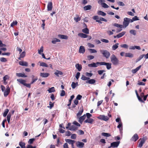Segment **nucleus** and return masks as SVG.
I'll list each match as a JSON object with an SVG mask.
<instances>
[{"label": "nucleus", "mask_w": 148, "mask_h": 148, "mask_svg": "<svg viewBox=\"0 0 148 148\" xmlns=\"http://www.w3.org/2000/svg\"><path fill=\"white\" fill-rule=\"evenodd\" d=\"M1 88L2 91L3 92L4 96L7 97L10 92V88L9 86H7L5 89V87L2 85H1Z\"/></svg>", "instance_id": "obj_1"}, {"label": "nucleus", "mask_w": 148, "mask_h": 148, "mask_svg": "<svg viewBox=\"0 0 148 148\" xmlns=\"http://www.w3.org/2000/svg\"><path fill=\"white\" fill-rule=\"evenodd\" d=\"M111 61L114 65H117L119 64V60L116 56L112 54L110 57Z\"/></svg>", "instance_id": "obj_2"}, {"label": "nucleus", "mask_w": 148, "mask_h": 148, "mask_svg": "<svg viewBox=\"0 0 148 148\" xmlns=\"http://www.w3.org/2000/svg\"><path fill=\"white\" fill-rule=\"evenodd\" d=\"M100 51L103 56L106 59L109 58L110 56V54L109 51L106 50H100Z\"/></svg>", "instance_id": "obj_3"}, {"label": "nucleus", "mask_w": 148, "mask_h": 148, "mask_svg": "<svg viewBox=\"0 0 148 148\" xmlns=\"http://www.w3.org/2000/svg\"><path fill=\"white\" fill-rule=\"evenodd\" d=\"M147 139V138L146 136L142 138H140L139 140L140 142L138 145V147H141Z\"/></svg>", "instance_id": "obj_4"}, {"label": "nucleus", "mask_w": 148, "mask_h": 148, "mask_svg": "<svg viewBox=\"0 0 148 148\" xmlns=\"http://www.w3.org/2000/svg\"><path fill=\"white\" fill-rule=\"evenodd\" d=\"M99 65H101V62H97L96 63L95 62H93L91 64H89L88 65V66L89 67H97Z\"/></svg>", "instance_id": "obj_5"}, {"label": "nucleus", "mask_w": 148, "mask_h": 148, "mask_svg": "<svg viewBox=\"0 0 148 148\" xmlns=\"http://www.w3.org/2000/svg\"><path fill=\"white\" fill-rule=\"evenodd\" d=\"M111 63H106L104 62H101V65H106L107 69L109 70L111 68Z\"/></svg>", "instance_id": "obj_6"}, {"label": "nucleus", "mask_w": 148, "mask_h": 148, "mask_svg": "<svg viewBox=\"0 0 148 148\" xmlns=\"http://www.w3.org/2000/svg\"><path fill=\"white\" fill-rule=\"evenodd\" d=\"M130 19L127 18H125L124 19V21L123 23V24L125 26V27H127L129 25V20Z\"/></svg>", "instance_id": "obj_7"}, {"label": "nucleus", "mask_w": 148, "mask_h": 148, "mask_svg": "<svg viewBox=\"0 0 148 148\" xmlns=\"http://www.w3.org/2000/svg\"><path fill=\"white\" fill-rule=\"evenodd\" d=\"M139 138L137 134H135L131 138L130 140L136 142Z\"/></svg>", "instance_id": "obj_8"}, {"label": "nucleus", "mask_w": 148, "mask_h": 148, "mask_svg": "<svg viewBox=\"0 0 148 148\" xmlns=\"http://www.w3.org/2000/svg\"><path fill=\"white\" fill-rule=\"evenodd\" d=\"M34 75L32 76V82H31L30 84H26L25 83V85H24L25 86H26L29 88H30L31 87V85L34 82L36 81V79H34Z\"/></svg>", "instance_id": "obj_9"}, {"label": "nucleus", "mask_w": 148, "mask_h": 148, "mask_svg": "<svg viewBox=\"0 0 148 148\" xmlns=\"http://www.w3.org/2000/svg\"><path fill=\"white\" fill-rule=\"evenodd\" d=\"M120 141L115 142L111 143V147L113 148L117 147L119 146Z\"/></svg>", "instance_id": "obj_10"}, {"label": "nucleus", "mask_w": 148, "mask_h": 148, "mask_svg": "<svg viewBox=\"0 0 148 148\" xmlns=\"http://www.w3.org/2000/svg\"><path fill=\"white\" fill-rule=\"evenodd\" d=\"M53 8L52 3L51 2H49L48 3L47 8V10L48 11H51L52 10Z\"/></svg>", "instance_id": "obj_11"}, {"label": "nucleus", "mask_w": 148, "mask_h": 148, "mask_svg": "<svg viewBox=\"0 0 148 148\" xmlns=\"http://www.w3.org/2000/svg\"><path fill=\"white\" fill-rule=\"evenodd\" d=\"M84 145V143L79 141H78L76 143L77 147L79 148H82Z\"/></svg>", "instance_id": "obj_12"}, {"label": "nucleus", "mask_w": 148, "mask_h": 148, "mask_svg": "<svg viewBox=\"0 0 148 148\" xmlns=\"http://www.w3.org/2000/svg\"><path fill=\"white\" fill-rule=\"evenodd\" d=\"M94 121V120L92 118L87 119L84 121L85 123H88L92 124Z\"/></svg>", "instance_id": "obj_13"}, {"label": "nucleus", "mask_w": 148, "mask_h": 148, "mask_svg": "<svg viewBox=\"0 0 148 148\" xmlns=\"http://www.w3.org/2000/svg\"><path fill=\"white\" fill-rule=\"evenodd\" d=\"M96 80L94 79H91L87 80L86 81V83L90 84H93L95 83Z\"/></svg>", "instance_id": "obj_14"}, {"label": "nucleus", "mask_w": 148, "mask_h": 148, "mask_svg": "<svg viewBox=\"0 0 148 148\" xmlns=\"http://www.w3.org/2000/svg\"><path fill=\"white\" fill-rule=\"evenodd\" d=\"M86 117L85 114H84L83 116H81L79 118V122L81 124L82 123Z\"/></svg>", "instance_id": "obj_15"}, {"label": "nucleus", "mask_w": 148, "mask_h": 148, "mask_svg": "<svg viewBox=\"0 0 148 148\" xmlns=\"http://www.w3.org/2000/svg\"><path fill=\"white\" fill-rule=\"evenodd\" d=\"M85 51V49L84 46H80L79 49V53H84Z\"/></svg>", "instance_id": "obj_16"}, {"label": "nucleus", "mask_w": 148, "mask_h": 148, "mask_svg": "<svg viewBox=\"0 0 148 148\" xmlns=\"http://www.w3.org/2000/svg\"><path fill=\"white\" fill-rule=\"evenodd\" d=\"M16 76L18 77H27V75H25L24 73H16Z\"/></svg>", "instance_id": "obj_17"}, {"label": "nucleus", "mask_w": 148, "mask_h": 148, "mask_svg": "<svg viewBox=\"0 0 148 148\" xmlns=\"http://www.w3.org/2000/svg\"><path fill=\"white\" fill-rule=\"evenodd\" d=\"M101 21H103L106 22H107V20L106 19L102 17H99V20H97L96 21L100 24H101L102 23L101 22Z\"/></svg>", "instance_id": "obj_18"}, {"label": "nucleus", "mask_w": 148, "mask_h": 148, "mask_svg": "<svg viewBox=\"0 0 148 148\" xmlns=\"http://www.w3.org/2000/svg\"><path fill=\"white\" fill-rule=\"evenodd\" d=\"M141 67V65H140L136 67L135 69L132 70V72L133 74L135 73L140 69Z\"/></svg>", "instance_id": "obj_19"}, {"label": "nucleus", "mask_w": 148, "mask_h": 148, "mask_svg": "<svg viewBox=\"0 0 148 148\" xmlns=\"http://www.w3.org/2000/svg\"><path fill=\"white\" fill-rule=\"evenodd\" d=\"M65 140L66 142L71 145H73V144H74L75 142V140H72L70 139H65Z\"/></svg>", "instance_id": "obj_20"}, {"label": "nucleus", "mask_w": 148, "mask_h": 148, "mask_svg": "<svg viewBox=\"0 0 148 148\" xmlns=\"http://www.w3.org/2000/svg\"><path fill=\"white\" fill-rule=\"evenodd\" d=\"M83 107H82V108L81 107L80 108V110L79 111L78 113L77 114V117H79L80 116L82 115V113H83Z\"/></svg>", "instance_id": "obj_21"}, {"label": "nucleus", "mask_w": 148, "mask_h": 148, "mask_svg": "<svg viewBox=\"0 0 148 148\" xmlns=\"http://www.w3.org/2000/svg\"><path fill=\"white\" fill-rule=\"evenodd\" d=\"M135 92L137 97L139 101L141 102L144 103V101L143 100L142 98L138 95L137 90H135Z\"/></svg>", "instance_id": "obj_22"}, {"label": "nucleus", "mask_w": 148, "mask_h": 148, "mask_svg": "<svg viewBox=\"0 0 148 148\" xmlns=\"http://www.w3.org/2000/svg\"><path fill=\"white\" fill-rule=\"evenodd\" d=\"M40 76L43 77H48L49 75V74L48 73H40Z\"/></svg>", "instance_id": "obj_23"}, {"label": "nucleus", "mask_w": 148, "mask_h": 148, "mask_svg": "<svg viewBox=\"0 0 148 148\" xmlns=\"http://www.w3.org/2000/svg\"><path fill=\"white\" fill-rule=\"evenodd\" d=\"M78 35L82 38H85L87 37L88 35L83 33H79L78 34Z\"/></svg>", "instance_id": "obj_24"}, {"label": "nucleus", "mask_w": 148, "mask_h": 148, "mask_svg": "<svg viewBox=\"0 0 148 148\" xmlns=\"http://www.w3.org/2000/svg\"><path fill=\"white\" fill-rule=\"evenodd\" d=\"M19 64L21 66H28V63L26 62H24L23 61H21L19 62Z\"/></svg>", "instance_id": "obj_25"}, {"label": "nucleus", "mask_w": 148, "mask_h": 148, "mask_svg": "<svg viewBox=\"0 0 148 148\" xmlns=\"http://www.w3.org/2000/svg\"><path fill=\"white\" fill-rule=\"evenodd\" d=\"M76 16L74 18V19L76 22H77L80 21L81 19V17H79L78 15L77 14H76Z\"/></svg>", "instance_id": "obj_26"}, {"label": "nucleus", "mask_w": 148, "mask_h": 148, "mask_svg": "<svg viewBox=\"0 0 148 148\" xmlns=\"http://www.w3.org/2000/svg\"><path fill=\"white\" fill-rule=\"evenodd\" d=\"M75 67L79 71H80L82 68V65L79 64H77L75 65Z\"/></svg>", "instance_id": "obj_27"}, {"label": "nucleus", "mask_w": 148, "mask_h": 148, "mask_svg": "<svg viewBox=\"0 0 148 148\" xmlns=\"http://www.w3.org/2000/svg\"><path fill=\"white\" fill-rule=\"evenodd\" d=\"M78 129V127L75 125H72L70 126L69 128V130H70L75 131Z\"/></svg>", "instance_id": "obj_28"}, {"label": "nucleus", "mask_w": 148, "mask_h": 148, "mask_svg": "<svg viewBox=\"0 0 148 148\" xmlns=\"http://www.w3.org/2000/svg\"><path fill=\"white\" fill-rule=\"evenodd\" d=\"M126 33V32L125 31L123 32H122L119 33V34L117 35V38H119L122 37L124 36L125 34Z\"/></svg>", "instance_id": "obj_29"}, {"label": "nucleus", "mask_w": 148, "mask_h": 148, "mask_svg": "<svg viewBox=\"0 0 148 148\" xmlns=\"http://www.w3.org/2000/svg\"><path fill=\"white\" fill-rule=\"evenodd\" d=\"M17 80L18 82L23 84L24 86L25 85L26 83L25 80L21 79H17Z\"/></svg>", "instance_id": "obj_30"}, {"label": "nucleus", "mask_w": 148, "mask_h": 148, "mask_svg": "<svg viewBox=\"0 0 148 148\" xmlns=\"http://www.w3.org/2000/svg\"><path fill=\"white\" fill-rule=\"evenodd\" d=\"M26 53L25 51H23L20 55L19 57L18 58V59L19 60H21V58L24 57L25 56Z\"/></svg>", "instance_id": "obj_31"}, {"label": "nucleus", "mask_w": 148, "mask_h": 148, "mask_svg": "<svg viewBox=\"0 0 148 148\" xmlns=\"http://www.w3.org/2000/svg\"><path fill=\"white\" fill-rule=\"evenodd\" d=\"M58 36L62 39H67L68 38V36L66 35L59 34Z\"/></svg>", "instance_id": "obj_32"}, {"label": "nucleus", "mask_w": 148, "mask_h": 148, "mask_svg": "<svg viewBox=\"0 0 148 148\" xmlns=\"http://www.w3.org/2000/svg\"><path fill=\"white\" fill-rule=\"evenodd\" d=\"M113 26L116 27L118 28H123V25H122L119 24L118 23H115L112 24Z\"/></svg>", "instance_id": "obj_33"}, {"label": "nucleus", "mask_w": 148, "mask_h": 148, "mask_svg": "<svg viewBox=\"0 0 148 148\" xmlns=\"http://www.w3.org/2000/svg\"><path fill=\"white\" fill-rule=\"evenodd\" d=\"M92 6L89 5L85 6L84 7V10H90Z\"/></svg>", "instance_id": "obj_34"}, {"label": "nucleus", "mask_w": 148, "mask_h": 148, "mask_svg": "<svg viewBox=\"0 0 148 148\" xmlns=\"http://www.w3.org/2000/svg\"><path fill=\"white\" fill-rule=\"evenodd\" d=\"M54 74L57 76H59V75H62L63 74V73L62 71H60L57 70L54 73Z\"/></svg>", "instance_id": "obj_35"}, {"label": "nucleus", "mask_w": 148, "mask_h": 148, "mask_svg": "<svg viewBox=\"0 0 148 148\" xmlns=\"http://www.w3.org/2000/svg\"><path fill=\"white\" fill-rule=\"evenodd\" d=\"M19 145L21 148H25V143L24 142L22 141L20 142L19 143Z\"/></svg>", "instance_id": "obj_36"}, {"label": "nucleus", "mask_w": 148, "mask_h": 148, "mask_svg": "<svg viewBox=\"0 0 148 148\" xmlns=\"http://www.w3.org/2000/svg\"><path fill=\"white\" fill-rule=\"evenodd\" d=\"M119 44L118 43H116L115 45H113L112 47V49L113 50H115L118 47Z\"/></svg>", "instance_id": "obj_37"}, {"label": "nucleus", "mask_w": 148, "mask_h": 148, "mask_svg": "<svg viewBox=\"0 0 148 148\" xmlns=\"http://www.w3.org/2000/svg\"><path fill=\"white\" fill-rule=\"evenodd\" d=\"M82 32L86 34H88L89 33V30L87 28H86L83 29H82Z\"/></svg>", "instance_id": "obj_38"}, {"label": "nucleus", "mask_w": 148, "mask_h": 148, "mask_svg": "<svg viewBox=\"0 0 148 148\" xmlns=\"http://www.w3.org/2000/svg\"><path fill=\"white\" fill-rule=\"evenodd\" d=\"M60 40L59 39L57 38H54L53 39V40L51 41V42L53 44H55L57 42H60Z\"/></svg>", "instance_id": "obj_39"}, {"label": "nucleus", "mask_w": 148, "mask_h": 148, "mask_svg": "<svg viewBox=\"0 0 148 148\" xmlns=\"http://www.w3.org/2000/svg\"><path fill=\"white\" fill-rule=\"evenodd\" d=\"M77 85L78 83L77 82L76 83H75V82H73L72 83L71 86L72 88L74 89Z\"/></svg>", "instance_id": "obj_40"}, {"label": "nucleus", "mask_w": 148, "mask_h": 148, "mask_svg": "<svg viewBox=\"0 0 148 148\" xmlns=\"http://www.w3.org/2000/svg\"><path fill=\"white\" fill-rule=\"evenodd\" d=\"M125 56L126 57L132 58L133 57V55L132 53H126L125 54Z\"/></svg>", "instance_id": "obj_41"}, {"label": "nucleus", "mask_w": 148, "mask_h": 148, "mask_svg": "<svg viewBox=\"0 0 148 148\" xmlns=\"http://www.w3.org/2000/svg\"><path fill=\"white\" fill-rule=\"evenodd\" d=\"M39 63H40V66L46 67H48V65L47 64L43 62H39Z\"/></svg>", "instance_id": "obj_42"}, {"label": "nucleus", "mask_w": 148, "mask_h": 148, "mask_svg": "<svg viewBox=\"0 0 148 148\" xmlns=\"http://www.w3.org/2000/svg\"><path fill=\"white\" fill-rule=\"evenodd\" d=\"M81 79L83 80H87L90 79V78L86 77L84 75H82L81 77Z\"/></svg>", "instance_id": "obj_43"}, {"label": "nucleus", "mask_w": 148, "mask_h": 148, "mask_svg": "<svg viewBox=\"0 0 148 148\" xmlns=\"http://www.w3.org/2000/svg\"><path fill=\"white\" fill-rule=\"evenodd\" d=\"M49 93H51L53 92H54L55 91V89L54 87H52L49 89L47 90Z\"/></svg>", "instance_id": "obj_44"}, {"label": "nucleus", "mask_w": 148, "mask_h": 148, "mask_svg": "<svg viewBox=\"0 0 148 148\" xmlns=\"http://www.w3.org/2000/svg\"><path fill=\"white\" fill-rule=\"evenodd\" d=\"M101 135L103 136L108 137L111 136V135L108 133L103 132L101 133Z\"/></svg>", "instance_id": "obj_45"}, {"label": "nucleus", "mask_w": 148, "mask_h": 148, "mask_svg": "<svg viewBox=\"0 0 148 148\" xmlns=\"http://www.w3.org/2000/svg\"><path fill=\"white\" fill-rule=\"evenodd\" d=\"M98 14L99 15H101L103 16H105L106 15V13L101 11H99L98 12Z\"/></svg>", "instance_id": "obj_46"}, {"label": "nucleus", "mask_w": 148, "mask_h": 148, "mask_svg": "<svg viewBox=\"0 0 148 148\" xmlns=\"http://www.w3.org/2000/svg\"><path fill=\"white\" fill-rule=\"evenodd\" d=\"M9 110L8 109H5L4 112L3 113V116L4 117H5L9 112Z\"/></svg>", "instance_id": "obj_47"}, {"label": "nucleus", "mask_w": 148, "mask_h": 148, "mask_svg": "<svg viewBox=\"0 0 148 148\" xmlns=\"http://www.w3.org/2000/svg\"><path fill=\"white\" fill-rule=\"evenodd\" d=\"M130 33L134 36H135L136 34V31L134 30L131 29L130 31Z\"/></svg>", "instance_id": "obj_48"}, {"label": "nucleus", "mask_w": 148, "mask_h": 148, "mask_svg": "<svg viewBox=\"0 0 148 148\" xmlns=\"http://www.w3.org/2000/svg\"><path fill=\"white\" fill-rule=\"evenodd\" d=\"M119 123V125L117 126V127L120 129L121 131L122 130V124L121 122H120Z\"/></svg>", "instance_id": "obj_49"}, {"label": "nucleus", "mask_w": 148, "mask_h": 148, "mask_svg": "<svg viewBox=\"0 0 148 148\" xmlns=\"http://www.w3.org/2000/svg\"><path fill=\"white\" fill-rule=\"evenodd\" d=\"M88 50L91 53H95L97 52L96 50L93 49H89Z\"/></svg>", "instance_id": "obj_50"}, {"label": "nucleus", "mask_w": 148, "mask_h": 148, "mask_svg": "<svg viewBox=\"0 0 148 148\" xmlns=\"http://www.w3.org/2000/svg\"><path fill=\"white\" fill-rule=\"evenodd\" d=\"M102 6L104 8H108L109 6L105 3H102L101 4Z\"/></svg>", "instance_id": "obj_51"}, {"label": "nucleus", "mask_w": 148, "mask_h": 148, "mask_svg": "<svg viewBox=\"0 0 148 148\" xmlns=\"http://www.w3.org/2000/svg\"><path fill=\"white\" fill-rule=\"evenodd\" d=\"M35 139L34 138L30 139L28 141V143L29 144H31L33 143L34 141L35 140Z\"/></svg>", "instance_id": "obj_52"}, {"label": "nucleus", "mask_w": 148, "mask_h": 148, "mask_svg": "<svg viewBox=\"0 0 148 148\" xmlns=\"http://www.w3.org/2000/svg\"><path fill=\"white\" fill-rule=\"evenodd\" d=\"M87 58L88 60H90L93 59L94 58V57L92 55H89L87 56Z\"/></svg>", "instance_id": "obj_53"}, {"label": "nucleus", "mask_w": 148, "mask_h": 148, "mask_svg": "<svg viewBox=\"0 0 148 148\" xmlns=\"http://www.w3.org/2000/svg\"><path fill=\"white\" fill-rule=\"evenodd\" d=\"M49 106H48V108H49L50 109H51L54 106V103H52L50 101L49 102Z\"/></svg>", "instance_id": "obj_54"}, {"label": "nucleus", "mask_w": 148, "mask_h": 148, "mask_svg": "<svg viewBox=\"0 0 148 148\" xmlns=\"http://www.w3.org/2000/svg\"><path fill=\"white\" fill-rule=\"evenodd\" d=\"M38 53L40 54H41V53H42L43 52V47L41 46V48H40V49L38 50Z\"/></svg>", "instance_id": "obj_55"}, {"label": "nucleus", "mask_w": 148, "mask_h": 148, "mask_svg": "<svg viewBox=\"0 0 148 148\" xmlns=\"http://www.w3.org/2000/svg\"><path fill=\"white\" fill-rule=\"evenodd\" d=\"M0 60L1 62H6L7 61V60L5 58L1 57L0 58Z\"/></svg>", "instance_id": "obj_56"}, {"label": "nucleus", "mask_w": 148, "mask_h": 148, "mask_svg": "<svg viewBox=\"0 0 148 148\" xmlns=\"http://www.w3.org/2000/svg\"><path fill=\"white\" fill-rule=\"evenodd\" d=\"M121 47L122 48L127 49L128 48V45L126 44H123L121 45Z\"/></svg>", "instance_id": "obj_57"}, {"label": "nucleus", "mask_w": 148, "mask_h": 148, "mask_svg": "<svg viewBox=\"0 0 148 148\" xmlns=\"http://www.w3.org/2000/svg\"><path fill=\"white\" fill-rule=\"evenodd\" d=\"M76 138V135L75 134H72L71 136V138L72 139H75Z\"/></svg>", "instance_id": "obj_58"}, {"label": "nucleus", "mask_w": 148, "mask_h": 148, "mask_svg": "<svg viewBox=\"0 0 148 148\" xmlns=\"http://www.w3.org/2000/svg\"><path fill=\"white\" fill-rule=\"evenodd\" d=\"M78 133L79 135H83L84 134V132L81 130H79Z\"/></svg>", "instance_id": "obj_59"}, {"label": "nucleus", "mask_w": 148, "mask_h": 148, "mask_svg": "<svg viewBox=\"0 0 148 148\" xmlns=\"http://www.w3.org/2000/svg\"><path fill=\"white\" fill-rule=\"evenodd\" d=\"M104 72H105V71L103 70H99L97 71L98 74L99 75H101Z\"/></svg>", "instance_id": "obj_60"}, {"label": "nucleus", "mask_w": 148, "mask_h": 148, "mask_svg": "<svg viewBox=\"0 0 148 148\" xmlns=\"http://www.w3.org/2000/svg\"><path fill=\"white\" fill-rule=\"evenodd\" d=\"M93 19L94 20H99V17L98 16H95L92 17Z\"/></svg>", "instance_id": "obj_61"}, {"label": "nucleus", "mask_w": 148, "mask_h": 148, "mask_svg": "<svg viewBox=\"0 0 148 148\" xmlns=\"http://www.w3.org/2000/svg\"><path fill=\"white\" fill-rule=\"evenodd\" d=\"M73 123L77 126L80 127V124L75 121H74Z\"/></svg>", "instance_id": "obj_62"}, {"label": "nucleus", "mask_w": 148, "mask_h": 148, "mask_svg": "<svg viewBox=\"0 0 148 148\" xmlns=\"http://www.w3.org/2000/svg\"><path fill=\"white\" fill-rule=\"evenodd\" d=\"M101 41L103 42H104L106 43H108L109 42V41L108 40L104 39H102L101 40Z\"/></svg>", "instance_id": "obj_63"}, {"label": "nucleus", "mask_w": 148, "mask_h": 148, "mask_svg": "<svg viewBox=\"0 0 148 148\" xmlns=\"http://www.w3.org/2000/svg\"><path fill=\"white\" fill-rule=\"evenodd\" d=\"M27 148H36V146H33L32 145H28L27 146Z\"/></svg>", "instance_id": "obj_64"}]
</instances>
